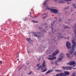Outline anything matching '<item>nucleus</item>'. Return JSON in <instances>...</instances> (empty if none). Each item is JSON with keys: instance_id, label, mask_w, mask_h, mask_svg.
<instances>
[{"instance_id": "f257e3e1", "label": "nucleus", "mask_w": 76, "mask_h": 76, "mask_svg": "<svg viewBox=\"0 0 76 76\" xmlns=\"http://www.w3.org/2000/svg\"><path fill=\"white\" fill-rule=\"evenodd\" d=\"M42 31L41 32L38 31L37 33L34 32L33 33V34L34 35L35 37H38V38H41V37H42V36H41V35H42V33H43V32L45 33V32H44V31L42 30Z\"/></svg>"}, {"instance_id": "f03ea898", "label": "nucleus", "mask_w": 76, "mask_h": 76, "mask_svg": "<svg viewBox=\"0 0 76 76\" xmlns=\"http://www.w3.org/2000/svg\"><path fill=\"white\" fill-rule=\"evenodd\" d=\"M41 66V68H42L41 69L42 70H43L42 71V72H44L47 71V69H46V63L45 62L44 60H43V62L42 63V65L40 66Z\"/></svg>"}, {"instance_id": "7ed1b4c3", "label": "nucleus", "mask_w": 76, "mask_h": 76, "mask_svg": "<svg viewBox=\"0 0 76 76\" xmlns=\"http://www.w3.org/2000/svg\"><path fill=\"white\" fill-rule=\"evenodd\" d=\"M46 9H48V10H50L51 12V13H58V10L57 9H50L48 8V6H46Z\"/></svg>"}, {"instance_id": "20e7f679", "label": "nucleus", "mask_w": 76, "mask_h": 76, "mask_svg": "<svg viewBox=\"0 0 76 76\" xmlns=\"http://www.w3.org/2000/svg\"><path fill=\"white\" fill-rule=\"evenodd\" d=\"M55 3H64L65 1H71L72 0H66V1H58L57 0H53Z\"/></svg>"}, {"instance_id": "39448f33", "label": "nucleus", "mask_w": 76, "mask_h": 76, "mask_svg": "<svg viewBox=\"0 0 76 76\" xmlns=\"http://www.w3.org/2000/svg\"><path fill=\"white\" fill-rule=\"evenodd\" d=\"M64 55L63 53H61L60 55L59 56L58 59L56 61V62H58L59 61H58V60H61L62 58L64 57Z\"/></svg>"}, {"instance_id": "423d86ee", "label": "nucleus", "mask_w": 76, "mask_h": 76, "mask_svg": "<svg viewBox=\"0 0 76 76\" xmlns=\"http://www.w3.org/2000/svg\"><path fill=\"white\" fill-rule=\"evenodd\" d=\"M59 53V50H56L55 52L54 53L52 54V56H50V57H54V56H56V55H57V54H58Z\"/></svg>"}, {"instance_id": "0eeeda50", "label": "nucleus", "mask_w": 76, "mask_h": 76, "mask_svg": "<svg viewBox=\"0 0 76 76\" xmlns=\"http://www.w3.org/2000/svg\"><path fill=\"white\" fill-rule=\"evenodd\" d=\"M64 73H63V76H68V75H69V74H70V73H69V72L68 71H65L64 72Z\"/></svg>"}, {"instance_id": "6e6552de", "label": "nucleus", "mask_w": 76, "mask_h": 76, "mask_svg": "<svg viewBox=\"0 0 76 76\" xmlns=\"http://www.w3.org/2000/svg\"><path fill=\"white\" fill-rule=\"evenodd\" d=\"M72 29H73L74 30H75V31H74V33H75V36H76V24H75V26H74L72 27Z\"/></svg>"}, {"instance_id": "1a4fd4ad", "label": "nucleus", "mask_w": 76, "mask_h": 76, "mask_svg": "<svg viewBox=\"0 0 76 76\" xmlns=\"http://www.w3.org/2000/svg\"><path fill=\"white\" fill-rule=\"evenodd\" d=\"M61 36V33H59L58 34V37L59 38H64L65 39H66V38H64V37H61L60 36Z\"/></svg>"}, {"instance_id": "9d476101", "label": "nucleus", "mask_w": 76, "mask_h": 76, "mask_svg": "<svg viewBox=\"0 0 76 76\" xmlns=\"http://www.w3.org/2000/svg\"><path fill=\"white\" fill-rule=\"evenodd\" d=\"M72 67H73L72 66H68L67 67H66V70H71V69H72Z\"/></svg>"}, {"instance_id": "9b49d317", "label": "nucleus", "mask_w": 76, "mask_h": 76, "mask_svg": "<svg viewBox=\"0 0 76 76\" xmlns=\"http://www.w3.org/2000/svg\"><path fill=\"white\" fill-rule=\"evenodd\" d=\"M69 65L70 66L72 65H73V64H75V63L74 61H71L70 63H69Z\"/></svg>"}, {"instance_id": "f8f14e48", "label": "nucleus", "mask_w": 76, "mask_h": 76, "mask_svg": "<svg viewBox=\"0 0 76 76\" xmlns=\"http://www.w3.org/2000/svg\"><path fill=\"white\" fill-rule=\"evenodd\" d=\"M52 71H53V70H48V71L46 72L45 75H47V74H48V73H51V72H52Z\"/></svg>"}, {"instance_id": "ddd939ff", "label": "nucleus", "mask_w": 76, "mask_h": 76, "mask_svg": "<svg viewBox=\"0 0 76 76\" xmlns=\"http://www.w3.org/2000/svg\"><path fill=\"white\" fill-rule=\"evenodd\" d=\"M56 76H63V73L57 74L56 75Z\"/></svg>"}, {"instance_id": "4468645a", "label": "nucleus", "mask_w": 76, "mask_h": 76, "mask_svg": "<svg viewBox=\"0 0 76 76\" xmlns=\"http://www.w3.org/2000/svg\"><path fill=\"white\" fill-rule=\"evenodd\" d=\"M26 40L28 41V42H31V41H32V40L31 41V39H30V38L26 39Z\"/></svg>"}, {"instance_id": "2eb2a0df", "label": "nucleus", "mask_w": 76, "mask_h": 76, "mask_svg": "<svg viewBox=\"0 0 76 76\" xmlns=\"http://www.w3.org/2000/svg\"><path fill=\"white\" fill-rule=\"evenodd\" d=\"M56 57H54L52 58H48V59H49V60H53V59H56Z\"/></svg>"}, {"instance_id": "dca6fc26", "label": "nucleus", "mask_w": 76, "mask_h": 76, "mask_svg": "<svg viewBox=\"0 0 76 76\" xmlns=\"http://www.w3.org/2000/svg\"><path fill=\"white\" fill-rule=\"evenodd\" d=\"M55 71L56 72H62V71H61V70H59L58 69H55Z\"/></svg>"}, {"instance_id": "f3484780", "label": "nucleus", "mask_w": 76, "mask_h": 76, "mask_svg": "<svg viewBox=\"0 0 76 76\" xmlns=\"http://www.w3.org/2000/svg\"><path fill=\"white\" fill-rule=\"evenodd\" d=\"M66 54V56L68 58H70L71 57V56H70V55L69 54H68L67 53Z\"/></svg>"}, {"instance_id": "a211bd4d", "label": "nucleus", "mask_w": 76, "mask_h": 76, "mask_svg": "<svg viewBox=\"0 0 76 76\" xmlns=\"http://www.w3.org/2000/svg\"><path fill=\"white\" fill-rule=\"evenodd\" d=\"M73 7L74 9H76V7L75 5V4H73Z\"/></svg>"}, {"instance_id": "6ab92c4d", "label": "nucleus", "mask_w": 76, "mask_h": 76, "mask_svg": "<svg viewBox=\"0 0 76 76\" xmlns=\"http://www.w3.org/2000/svg\"><path fill=\"white\" fill-rule=\"evenodd\" d=\"M63 28H69V27L68 26L66 27V26L63 25Z\"/></svg>"}, {"instance_id": "aec40b11", "label": "nucleus", "mask_w": 76, "mask_h": 76, "mask_svg": "<svg viewBox=\"0 0 76 76\" xmlns=\"http://www.w3.org/2000/svg\"><path fill=\"white\" fill-rule=\"evenodd\" d=\"M32 22H33V23H38V21H35L34 20H32Z\"/></svg>"}, {"instance_id": "412c9836", "label": "nucleus", "mask_w": 76, "mask_h": 76, "mask_svg": "<svg viewBox=\"0 0 76 76\" xmlns=\"http://www.w3.org/2000/svg\"><path fill=\"white\" fill-rule=\"evenodd\" d=\"M40 69H42V68H41V66H40L38 68H37V69L39 70V69H40Z\"/></svg>"}, {"instance_id": "4be33fe9", "label": "nucleus", "mask_w": 76, "mask_h": 76, "mask_svg": "<svg viewBox=\"0 0 76 76\" xmlns=\"http://www.w3.org/2000/svg\"><path fill=\"white\" fill-rule=\"evenodd\" d=\"M62 69H66V67H62Z\"/></svg>"}, {"instance_id": "5701e85b", "label": "nucleus", "mask_w": 76, "mask_h": 76, "mask_svg": "<svg viewBox=\"0 0 76 76\" xmlns=\"http://www.w3.org/2000/svg\"><path fill=\"white\" fill-rule=\"evenodd\" d=\"M47 17H48V15H47V16L46 17H43V19H45V18H47Z\"/></svg>"}, {"instance_id": "b1692460", "label": "nucleus", "mask_w": 76, "mask_h": 76, "mask_svg": "<svg viewBox=\"0 0 76 76\" xmlns=\"http://www.w3.org/2000/svg\"><path fill=\"white\" fill-rule=\"evenodd\" d=\"M52 42H53V43L55 42V40L54 39H52Z\"/></svg>"}, {"instance_id": "393cba45", "label": "nucleus", "mask_w": 76, "mask_h": 76, "mask_svg": "<svg viewBox=\"0 0 76 76\" xmlns=\"http://www.w3.org/2000/svg\"><path fill=\"white\" fill-rule=\"evenodd\" d=\"M74 55H75L76 56V51L74 53Z\"/></svg>"}, {"instance_id": "a878e982", "label": "nucleus", "mask_w": 76, "mask_h": 76, "mask_svg": "<svg viewBox=\"0 0 76 76\" xmlns=\"http://www.w3.org/2000/svg\"><path fill=\"white\" fill-rule=\"evenodd\" d=\"M72 76H76V75H75V74L73 73L72 75Z\"/></svg>"}, {"instance_id": "bb28decb", "label": "nucleus", "mask_w": 76, "mask_h": 76, "mask_svg": "<svg viewBox=\"0 0 76 76\" xmlns=\"http://www.w3.org/2000/svg\"><path fill=\"white\" fill-rule=\"evenodd\" d=\"M62 19H63V18H60L59 20V22H60L62 20Z\"/></svg>"}, {"instance_id": "cd10ccee", "label": "nucleus", "mask_w": 76, "mask_h": 76, "mask_svg": "<svg viewBox=\"0 0 76 76\" xmlns=\"http://www.w3.org/2000/svg\"><path fill=\"white\" fill-rule=\"evenodd\" d=\"M31 74H32V71H31L29 73L28 75H31Z\"/></svg>"}, {"instance_id": "c85d7f7f", "label": "nucleus", "mask_w": 76, "mask_h": 76, "mask_svg": "<svg viewBox=\"0 0 76 76\" xmlns=\"http://www.w3.org/2000/svg\"><path fill=\"white\" fill-rule=\"evenodd\" d=\"M39 64H37V67H38V66H39Z\"/></svg>"}, {"instance_id": "c756f323", "label": "nucleus", "mask_w": 76, "mask_h": 76, "mask_svg": "<svg viewBox=\"0 0 76 76\" xmlns=\"http://www.w3.org/2000/svg\"><path fill=\"white\" fill-rule=\"evenodd\" d=\"M25 70H26V69H27V67H25Z\"/></svg>"}, {"instance_id": "7c9ffc66", "label": "nucleus", "mask_w": 76, "mask_h": 76, "mask_svg": "<svg viewBox=\"0 0 76 76\" xmlns=\"http://www.w3.org/2000/svg\"><path fill=\"white\" fill-rule=\"evenodd\" d=\"M55 64H56V65H58V64H57V63L55 62Z\"/></svg>"}, {"instance_id": "2f4dec72", "label": "nucleus", "mask_w": 76, "mask_h": 76, "mask_svg": "<svg viewBox=\"0 0 76 76\" xmlns=\"http://www.w3.org/2000/svg\"><path fill=\"white\" fill-rule=\"evenodd\" d=\"M2 64V62L0 61V64Z\"/></svg>"}, {"instance_id": "473e14b6", "label": "nucleus", "mask_w": 76, "mask_h": 76, "mask_svg": "<svg viewBox=\"0 0 76 76\" xmlns=\"http://www.w3.org/2000/svg\"><path fill=\"white\" fill-rule=\"evenodd\" d=\"M71 3H69V2H67V4H70Z\"/></svg>"}, {"instance_id": "72a5a7b5", "label": "nucleus", "mask_w": 76, "mask_h": 76, "mask_svg": "<svg viewBox=\"0 0 76 76\" xmlns=\"http://www.w3.org/2000/svg\"><path fill=\"white\" fill-rule=\"evenodd\" d=\"M30 16L31 17H32V16H31V12H30Z\"/></svg>"}, {"instance_id": "f704fd0d", "label": "nucleus", "mask_w": 76, "mask_h": 76, "mask_svg": "<svg viewBox=\"0 0 76 76\" xmlns=\"http://www.w3.org/2000/svg\"><path fill=\"white\" fill-rule=\"evenodd\" d=\"M55 22H56V21H55L53 22V24H54V23H55Z\"/></svg>"}, {"instance_id": "c9c22d12", "label": "nucleus", "mask_w": 76, "mask_h": 76, "mask_svg": "<svg viewBox=\"0 0 76 76\" xmlns=\"http://www.w3.org/2000/svg\"><path fill=\"white\" fill-rule=\"evenodd\" d=\"M51 29H52V31H53V27H52Z\"/></svg>"}, {"instance_id": "e433bc0d", "label": "nucleus", "mask_w": 76, "mask_h": 76, "mask_svg": "<svg viewBox=\"0 0 76 76\" xmlns=\"http://www.w3.org/2000/svg\"><path fill=\"white\" fill-rule=\"evenodd\" d=\"M66 23H69V22H66Z\"/></svg>"}, {"instance_id": "4c0bfd02", "label": "nucleus", "mask_w": 76, "mask_h": 76, "mask_svg": "<svg viewBox=\"0 0 76 76\" xmlns=\"http://www.w3.org/2000/svg\"><path fill=\"white\" fill-rule=\"evenodd\" d=\"M20 69H21V68H19L18 69V70H20Z\"/></svg>"}, {"instance_id": "58836bf2", "label": "nucleus", "mask_w": 76, "mask_h": 76, "mask_svg": "<svg viewBox=\"0 0 76 76\" xmlns=\"http://www.w3.org/2000/svg\"><path fill=\"white\" fill-rule=\"evenodd\" d=\"M25 20H26V21H27V20H26V19L25 18Z\"/></svg>"}, {"instance_id": "ea45409f", "label": "nucleus", "mask_w": 76, "mask_h": 76, "mask_svg": "<svg viewBox=\"0 0 76 76\" xmlns=\"http://www.w3.org/2000/svg\"><path fill=\"white\" fill-rule=\"evenodd\" d=\"M44 4V5H45V4H46V3H45Z\"/></svg>"}, {"instance_id": "a19ab883", "label": "nucleus", "mask_w": 76, "mask_h": 76, "mask_svg": "<svg viewBox=\"0 0 76 76\" xmlns=\"http://www.w3.org/2000/svg\"><path fill=\"white\" fill-rule=\"evenodd\" d=\"M45 15H47V13H45Z\"/></svg>"}, {"instance_id": "79ce46f5", "label": "nucleus", "mask_w": 76, "mask_h": 76, "mask_svg": "<svg viewBox=\"0 0 76 76\" xmlns=\"http://www.w3.org/2000/svg\"><path fill=\"white\" fill-rule=\"evenodd\" d=\"M75 65H73V67H75Z\"/></svg>"}, {"instance_id": "37998d69", "label": "nucleus", "mask_w": 76, "mask_h": 76, "mask_svg": "<svg viewBox=\"0 0 76 76\" xmlns=\"http://www.w3.org/2000/svg\"><path fill=\"white\" fill-rule=\"evenodd\" d=\"M74 69H76V68H74Z\"/></svg>"}, {"instance_id": "c03bdc74", "label": "nucleus", "mask_w": 76, "mask_h": 76, "mask_svg": "<svg viewBox=\"0 0 76 76\" xmlns=\"http://www.w3.org/2000/svg\"><path fill=\"white\" fill-rule=\"evenodd\" d=\"M51 25L52 26H53V24H51Z\"/></svg>"}, {"instance_id": "a18cd8bd", "label": "nucleus", "mask_w": 76, "mask_h": 76, "mask_svg": "<svg viewBox=\"0 0 76 76\" xmlns=\"http://www.w3.org/2000/svg\"><path fill=\"white\" fill-rule=\"evenodd\" d=\"M39 60H40V59H39Z\"/></svg>"}, {"instance_id": "49530a36", "label": "nucleus", "mask_w": 76, "mask_h": 76, "mask_svg": "<svg viewBox=\"0 0 76 76\" xmlns=\"http://www.w3.org/2000/svg\"><path fill=\"white\" fill-rule=\"evenodd\" d=\"M29 68H30V67H31V66H29Z\"/></svg>"}, {"instance_id": "de8ad7c7", "label": "nucleus", "mask_w": 76, "mask_h": 76, "mask_svg": "<svg viewBox=\"0 0 76 76\" xmlns=\"http://www.w3.org/2000/svg\"><path fill=\"white\" fill-rule=\"evenodd\" d=\"M17 60H19V59L18 58L17 59Z\"/></svg>"}, {"instance_id": "09e8293b", "label": "nucleus", "mask_w": 76, "mask_h": 76, "mask_svg": "<svg viewBox=\"0 0 76 76\" xmlns=\"http://www.w3.org/2000/svg\"><path fill=\"white\" fill-rule=\"evenodd\" d=\"M39 29H41V28H40Z\"/></svg>"}, {"instance_id": "8fccbe9b", "label": "nucleus", "mask_w": 76, "mask_h": 76, "mask_svg": "<svg viewBox=\"0 0 76 76\" xmlns=\"http://www.w3.org/2000/svg\"><path fill=\"white\" fill-rule=\"evenodd\" d=\"M44 15V14H43V15Z\"/></svg>"}, {"instance_id": "3c124183", "label": "nucleus", "mask_w": 76, "mask_h": 76, "mask_svg": "<svg viewBox=\"0 0 76 76\" xmlns=\"http://www.w3.org/2000/svg\"><path fill=\"white\" fill-rule=\"evenodd\" d=\"M72 15H73V14H72Z\"/></svg>"}, {"instance_id": "603ef678", "label": "nucleus", "mask_w": 76, "mask_h": 76, "mask_svg": "<svg viewBox=\"0 0 76 76\" xmlns=\"http://www.w3.org/2000/svg\"><path fill=\"white\" fill-rule=\"evenodd\" d=\"M33 18H35V17H33Z\"/></svg>"}, {"instance_id": "864d4df0", "label": "nucleus", "mask_w": 76, "mask_h": 76, "mask_svg": "<svg viewBox=\"0 0 76 76\" xmlns=\"http://www.w3.org/2000/svg\"><path fill=\"white\" fill-rule=\"evenodd\" d=\"M68 21H69V20H68Z\"/></svg>"}, {"instance_id": "5fc2aeb1", "label": "nucleus", "mask_w": 76, "mask_h": 76, "mask_svg": "<svg viewBox=\"0 0 76 76\" xmlns=\"http://www.w3.org/2000/svg\"><path fill=\"white\" fill-rule=\"evenodd\" d=\"M28 53H29V52H28Z\"/></svg>"}]
</instances>
